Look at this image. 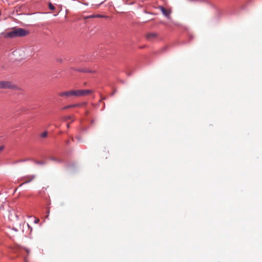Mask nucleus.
Masks as SVG:
<instances>
[{
  "label": "nucleus",
  "instance_id": "nucleus-21",
  "mask_svg": "<svg viewBox=\"0 0 262 262\" xmlns=\"http://www.w3.org/2000/svg\"><path fill=\"white\" fill-rule=\"evenodd\" d=\"M70 126L69 124H67V127L69 128Z\"/></svg>",
  "mask_w": 262,
  "mask_h": 262
},
{
  "label": "nucleus",
  "instance_id": "nucleus-14",
  "mask_svg": "<svg viewBox=\"0 0 262 262\" xmlns=\"http://www.w3.org/2000/svg\"><path fill=\"white\" fill-rule=\"evenodd\" d=\"M49 8L50 10H54L55 8V7L54 6V5L52 4H51V3H50L49 4Z\"/></svg>",
  "mask_w": 262,
  "mask_h": 262
},
{
  "label": "nucleus",
  "instance_id": "nucleus-1",
  "mask_svg": "<svg viewBox=\"0 0 262 262\" xmlns=\"http://www.w3.org/2000/svg\"><path fill=\"white\" fill-rule=\"evenodd\" d=\"M92 93V91L89 90H71L61 92L59 94V96L68 98L72 97H81L86 96L91 94Z\"/></svg>",
  "mask_w": 262,
  "mask_h": 262
},
{
  "label": "nucleus",
  "instance_id": "nucleus-13",
  "mask_svg": "<svg viewBox=\"0 0 262 262\" xmlns=\"http://www.w3.org/2000/svg\"><path fill=\"white\" fill-rule=\"evenodd\" d=\"M47 136H48V132H46H46H43V133L41 134V135H40V136H41L42 138H46V137H47Z\"/></svg>",
  "mask_w": 262,
  "mask_h": 262
},
{
  "label": "nucleus",
  "instance_id": "nucleus-19",
  "mask_svg": "<svg viewBox=\"0 0 262 262\" xmlns=\"http://www.w3.org/2000/svg\"><path fill=\"white\" fill-rule=\"evenodd\" d=\"M27 226H28V227L29 228H30V229H31V231H32V228L30 226V225H29V224H27Z\"/></svg>",
  "mask_w": 262,
  "mask_h": 262
},
{
  "label": "nucleus",
  "instance_id": "nucleus-4",
  "mask_svg": "<svg viewBox=\"0 0 262 262\" xmlns=\"http://www.w3.org/2000/svg\"><path fill=\"white\" fill-rule=\"evenodd\" d=\"M17 89V86L11 81H0V89L16 90Z\"/></svg>",
  "mask_w": 262,
  "mask_h": 262
},
{
  "label": "nucleus",
  "instance_id": "nucleus-15",
  "mask_svg": "<svg viewBox=\"0 0 262 262\" xmlns=\"http://www.w3.org/2000/svg\"><path fill=\"white\" fill-rule=\"evenodd\" d=\"M24 250L26 251V252L27 253L28 255L30 254V251L29 249H28L27 248H24Z\"/></svg>",
  "mask_w": 262,
  "mask_h": 262
},
{
  "label": "nucleus",
  "instance_id": "nucleus-12",
  "mask_svg": "<svg viewBox=\"0 0 262 262\" xmlns=\"http://www.w3.org/2000/svg\"><path fill=\"white\" fill-rule=\"evenodd\" d=\"M64 120L66 121L70 120L71 121V122H72L74 121L73 116H69L66 117H64Z\"/></svg>",
  "mask_w": 262,
  "mask_h": 262
},
{
  "label": "nucleus",
  "instance_id": "nucleus-2",
  "mask_svg": "<svg viewBox=\"0 0 262 262\" xmlns=\"http://www.w3.org/2000/svg\"><path fill=\"white\" fill-rule=\"evenodd\" d=\"M29 33V32L26 30L18 28L14 29V30L7 32L4 34L5 37H9L13 38L17 37H24L27 35Z\"/></svg>",
  "mask_w": 262,
  "mask_h": 262
},
{
  "label": "nucleus",
  "instance_id": "nucleus-17",
  "mask_svg": "<svg viewBox=\"0 0 262 262\" xmlns=\"http://www.w3.org/2000/svg\"><path fill=\"white\" fill-rule=\"evenodd\" d=\"M5 146L4 145H2L0 146V152L4 149Z\"/></svg>",
  "mask_w": 262,
  "mask_h": 262
},
{
  "label": "nucleus",
  "instance_id": "nucleus-5",
  "mask_svg": "<svg viewBox=\"0 0 262 262\" xmlns=\"http://www.w3.org/2000/svg\"><path fill=\"white\" fill-rule=\"evenodd\" d=\"M35 175H29L23 177L21 178V180L23 181L24 182L20 186H21L23 184L28 183L31 182L34 179H35Z\"/></svg>",
  "mask_w": 262,
  "mask_h": 262
},
{
  "label": "nucleus",
  "instance_id": "nucleus-3",
  "mask_svg": "<svg viewBox=\"0 0 262 262\" xmlns=\"http://www.w3.org/2000/svg\"><path fill=\"white\" fill-rule=\"evenodd\" d=\"M12 54L14 56V59L16 60H21L31 56V54L28 55L26 53L25 50H14Z\"/></svg>",
  "mask_w": 262,
  "mask_h": 262
},
{
  "label": "nucleus",
  "instance_id": "nucleus-9",
  "mask_svg": "<svg viewBox=\"0 0 262 262\" xmlns=\"http://www.w3.org/2000/svg\"><path fill=\"white\" fill-rule=\"evenodd\" d=\"M50 160H52V161H55V162H59V163H60L61 162V160L59 159H58L56 157H51L50 158H49Z\"/></svg>",
  "mask_w": 262,
  "mask_h": 262
},
{
  "label": "nucleus",
  "instance_id": "nucleus-18",
  "mask_svg": "<svg viewBox=\"0 0 262 262\" xmlns=\"http://www.w3.org/2000/svg\"><path fill=\"white\" fill-rule=\"evenodd\" d=\"M39 222V220L38 219H36L34 221L35 223H36V224L38 223Z\"/></svg>",
  "mask_w": 262,
  "mask_h": 262
},
{
  "label": "nucleus",
  "instance_id": "nucleus-10",
  "mask_svg": "<svg viewBox=\"0 0 262 262\" xmlns=\"http://www.w3.org/2000/svg\"><path fill=\"white\" fill-rule=\"evenodd\" d=\"M102 17H103L102 15H99V14H97V15H89V16H87L86 18H90Z\"/></svg>",
  "mask_w": 262,
  "mask_h": 262
},
{
  "label": "nucleus",
  "instance_id": "nucleus-8",
  "mask_svg": "<svg viewBox=\"0 0 262 262\" xmlns=\"http://www.w3.org/2000/svg\"><path fill=\"white\" fill-rule=\"evenodd\" d=\"M79 104H72V105H67V106H64L63 107H62V110H66V109H68V108H72V107H75V106H79Z\"/></svg>",
  "mask_w": 262,
  "mask_h": 262
},
{
  "label": "nucleus",
  "instance_id": "nucleus-20",
  "mask_svg": "<svg viewBox=\"0 0 262 262\" xmlns=\"http://www.w3.org/2000/svg\"><path fill=\"white\" fill-rule=\"evenodd\" d=\"M104 1H102L98 5H100L101 4H102L103 3Z\"/></svg>",
  "mask_w": 262,
  "mask_h": 262
},
{
  "label": "nucleus",
  "instance_id": "nucleus-22",
  "mask_svg": "<svg viewBox=\"0 0 262 262\" xmlns=\"http://www.w3.org/2000/svg\"><path fill=\"white\" fill-rule=\"evenodd\" d=\"M115 91L114 92H113V93L112 94V95H114V94L115 93Z\"/></svg>",
  "mask_w": 262,
  "mask_h": 262
},
{
  "label": "nucleus",
  "instance_id": "nucleus-11",
  "mask_svg": "<svg viewBox=\"0 0 262 262\" xmlns=\"http://www.w3.org/2000/svg\"><path fill=\"white\" fill-rule=\"evenodd\" d=\"M35 163L39 165H45L47 163L45 161H36Z\"/></svg>",
  "mask_w": 262,
  "mask_h": 262
},
{
  "label": "nucleus",
  "instance_id": "nucleus-6",
  "mask_svg": "<svg viewBox=\"0 0 262 262\" xmlns=\"http://www.w3.org/2000/svg\"><path fill=\"white\" fill-rule=\"evenodd\" d=\"M158 37V34L155 32H150L147 33L146 35V37L147 40L149 41H152L154 39H156Z\"/></svg>",
  "mask_w": 262,
  "mask_h": 262
},
{
  "label": "nucleus",
  "instance_id": "nucleus-7",
  "mask_svg": "<svg viewBox=\"0 0 262 262\" xmlns=\"http://www.w3.org/2000/svg\"><path fill=\"white\" fill-rule=\"evenodd\" d=\"M159 9L161 10L162 14L167 18H169L170 12L166 10L163 6H160Z\"/></svg>",
  "mask_w": 262,
  "mask_h": 262
},
{
  "label": "nucleus",
  "instance_id": "nucleus-16",
  "mask_svg": "<svg viewBox=\"0 0 262 262\" xmlns=\"http://www.w3.org/2000/svg\"><path fill=\"white\" fill-rule=\"evenodd\" d=\"M198 2H204L206 3H208V2L207 0H199Z\"/></svg>",
  "mask_w": 262,
  "mask_h": 262
},
{
  "label": "nucleus",
  "instance_id": "nucleus-23",
  "mask_svg": "<svg viewBox=\"0 0 262 262\" xmlns=\"http://www.w3.org/2000/svg\"><path fill=\"white\" fill-rule=\"evenodd\" d=\"M25 262H27L26 258H25Z\"/></svg>",
  "mask_w": 262,
  "mask_h": 262
}]
</instances>
